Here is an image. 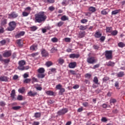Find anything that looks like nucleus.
<instances>
[{
    "label": "nucleus",
    "mask_w": 125,
    "mask_h": 125,
    "mask_svg": "<svg viewBox=\"0 0 125 125\" xmlns=\"http://www.w3.org/2000/svg\"><path fill=\"white\" fill-rule=\"evenodd\" d=\"M34 22L35 23H43L45 21L47 17L44 12H40L35 15Z\"/></svg>",
    "instance_id": "nucleus-1"
},
{
    "label": "nucleus",
    "mask_w": 125,
    "mask_h": 125,
    "mask_svg": "<svg viewBox=\"0 0 125 125\" xmlns=\"http://www.w3.org/2000/svg\"><path fill=\"white\" fill-rule=\"evenodd\" d=\"M26 65V62L24 60H21L19 62V66L18 68L21 71H24L25 70H28L29 69V66H24Z\"/></svg>",
    "instance_id": "nucleus-2"
},
{
    "label": "nucleus",
    "mask_w": 125,
    "mask_h": 125,
    "mask_svg": "<svg viewBox=\"0 0 125 125\" xmlns=\"http://www.w3.org/2000/svg\"><path fill=\"white\" fill-rule=\"evenodd\" d=\"M9 26L8 27V31H13L16 28V22L12 21L9 22Z\"/></svg>",
    "instance_id": "nucleus-3"
},
{
    "label": "nucleus",
    "mask_w": 125,
    "mask_h": 125,
    "mask_svg": "<svg viewBox=\"0 0 125 125\" xmlns=\"http://www.w3.org/2000/svg\"><path fill=\"white\" fill-rule=\"evenodd\" d=\"M112 53V51H105V56L107 60H110L113 58Z\"/></svg>",
    "instance_id": "nucleus-4"
},
{
    "label": "nucleus",
    "mask_w": 125,
    "mask_h": 125,
    "mask_svg": "<svg viewBox=\"0 0 125 125\" xmlns=\"http://www.w3.org/2000/svg\"><path fill=\"white\" fill-rule=\"evenodd\" d=\"M87 62L89 63V64H93L94 63H96L97 61L95 60L94 57H91L87 59Z\"/></svg>",
    "instance_id": "nucleus-5"
},
{
    "label": "nucleus",
    "mask_w": 125,
    "mask_h": 125,
    "mask_svg": "<svg viewBox=\"0 0 125 125\" xmlns=\"http://www.w3.org/2000/svg\"><path fill=\"white\" fill-rule=\"evenodd\" d=\"M67 112H68V109L67 108H63L59 111L57 112V114L58 116H62V115H65Z\"/></svg>",
    "instance_id": "nucleus-6"
},
{
    "label": "nucleus",
    "mask_w": 125,
    "mask_h": 125,
    "mask_svg": "<svg viewBox=\"0 0 125 125\" xmlns=\"http://www.w3.org/2000/svg\"><path fill=\"white\" fill-rule=\"evenodd\" d=\"M9 18L14 19L18 17V14L16 13L15 12H13L8 14Z\"/></svg>",
    "instance_id": "nucleus-7"
},
{
    "label": "nucleus",
    "mask_w": 125,
    "mask_h": 125,
    "mask_svg": "<svg viewBox=\"0 0 125 125\" xmlns=\"http://www.w3.org/2000/svg\"><path fill=\"white\" fill-rule=\"evenodd\" d=\"M3 57L7 58L11 56V51H5L2 54Z\"/></svg>",
    "instance_id": "nucleus-8"
},
{
    "label": "nucleus",
    "mask_w": 125,
    "mask_h": 125,
    "mask_svg": "<svg viewBox=\"0 0 125 125\" xmlns=\"http://www.w3.org/2000/svg\"><path fill=\"white\" fill-rule=\"evenodd\" d=\"M24 35H25V32L21 31L15 35V38L19 39V38H21V37H22V36H24Z\"/></svg>",
    "instance_id": "nucleus-9"
},
{
    "label": "nucleus",
    "mask_w": 125,
    "mask_h": 125,
    "mask_svg": "<svg viewBox=\"0 0 125 125\" xmlns=\"http://www.w3.org/2000/svg\"><path fill=\"white\" fill-rule=\"evenodd\" d=\"M15 95H16L15 90L13 89L11 91V97L12 100H14V101H15L17 100L16 98H15Z\"/></svg>",
    "instance_id": "nucleus-10"
},
{
    "label": "nucleus",
    "mask_w": 125,
    "mask_h": 125,
    "mask_svg": "<svg viewBox=\"0 0 125 125\" xmlns=\"http://www.w3.org/2000/svg\"><path fill=\"white\" fill-rule=\"evenodd\" d=\"M79 57L80 55L78 54H71L69 55V58H73V59H74V58H79Z\"/></svg>",
    "instance_id": "nucleus-11"
},
{
    "label": "nucleus",
    "mask_w": 125,
    "mask_h": 125,
    "mask_svg": "<svg viewBox=\"0 0 125 125\" xmlns=\"http://www.w3.org/2000/svg\"><path fill=\"white\" fill-rule=\"evenodd\" d=\"M8 77L6 76H1L0 77V82H7Z\"/></svg>",
    "instance_id": "nucleus-12"
},
{
    "label": "nucleus",
    "mask_w": 125,
    "mask_h": 125,
    "mask_svg": "<svg viewBox=\"0 0 125 125\" xmlns=\"http://www.w3.org/2000/svg\"><path fill=\"white\" fill-rule=\"evenodd\" d=\"M42 54L43 57H46V56H48V53L44 49L42 50Z\"/></svg>",
    "instance_id": "nucleus-13"
},
{
    "label": "nucleus",
    "mask_w": 125,
    "mask_h": 125,
    "mask_svg": "<svg viewBox=\"0 0 125 125\" xmlns=\"http://www.w3.org/2000/svg\"><path fill=\"white\" fill-rule=\"evenodd\" d=\"M76 66H77V63L76 62H71L69 64V68L71 69H74V68L76 67Z\"/></svg>",
    "instance_id": "nucleus-14"
},
{
    "label": "nucleus",
    "mask_w": 125,
    "mask_h": 125,
    "mask_svg": "<svg viewBox=\"0 0 125 125\" xmlns=\"http://www.w3.org/2000/svg\"><path fill=\"white\" fill-rule=\"evenodd\" d=\"M37 92H33L30 91L28 92L27 94L28 96H35V95H37Z\"/></svg>",
    "instance_id": "nucleus-15"
},
{
    "label": "nucleus",
    "mask_w": 125,
    "mask_h": 125,
    "mask_svg": "<svg viewBox=\"0 0 125 125\" xmlns=\"http://www.w3.org/2000/svg\"><path fill=\"white\" fill-rule=\"evenodd\" d=\"M117 76L118 78H122L125 76V72L123 71H120L119 73H117Z\"/></svg>",
    "instance_id": "nucleus-16"
},
{
    "label": "nucleus",
    "mask_w": 125,
    "mask_h": 125,
    "mask_svg": "<svg viewBox=\"0 0 125 125\" xmlns=\"http://www.w3.org/2000/svg\"><path fill=\"white\" fill-rule=\"evenodd\" d=\"M120 12H121V9L115 10L112 11L111 15H116L118 14V13H120Z\"/></svg>",
    "instance_id": "nucleus-17"
},
{
    "label": "nucleus",
    "mask_w": 125,
    "mask_h": 125,
    "mask_svg": "<svg viewBox=\"0 0 125 125\" xmlns=\"http://www.w3.org/2000/svg\"><path fill=\"white\" fill-rule=\"evenodd\" d=\"M38 72L39 74H43V73L45 72V70H44V68L43 67H41L38 69Z\"/></svg>",
    "instance_id": "nucleus-18"
},
{
    "label": "nucleus",
    "mask_w": 125,
    "mask_h": 125,
    "mask_svg": "<svg viewBox=\"0 0 125 125\" xmlns=\"http://www.w3.org/2000/svg\"><path fill=\"white\" fill-rule=\"evenodd\" d=\"M112 31H113V28L112 27H106V32L110 33H112Z\"/></svg>",
    "instance_id": "nucleus-19"
},
{
    "label": "nucleus",
    "mask_w": 125,
    "mask_h": 125,
    "mask_svg": "<svg viewBox=\"0 0 125 125\" xmlns=\"http://www.w3.org/2000/svg\"><path fill=\"white\" fill-rule=\"evenodd\" d=\"M107 66H110L111 67H114L115 66V62H108L106 63Z\"/></svg>",
    "instance_id": "nucleus-20"
},
{
    "label": "nucleus",
    "mask_w": 125,
    "mask_h": 125,
    "mask_svg": "<svg viewBox=\"0 0 125 125\" xmlns=\"http://www.w3.org/2000/svg\"><path fill=\"white\" fill-rule=\"evenodd\" d=\"M85 36V32H80L79 34V38H83Z\"/></svg>",
    "instance_id": "nucleus-21"
},
{
    "label": "nucleus",
    "mask_w": 125,
    "mask_h": 125,
    "mask_svg": "<svg viewBox=\"0 0 125 125\" xmlns=\"http://www.w3.org/2000/svg\"><path fill=\"white\" fill-rule=\"evenodd\" d=\"M93 82L96 84H100V83L99 82L98 78H97L96 76L94 77Z\"/></svg>",
    "instance_id": "nucleus-22"
},
{
    "label": "nucleus",
    "mask_w": 125,
    "mask_h": 125,
    "mask_svg": "<svg viewBox=\"0 0 125 125\" xmlns=\"http://www.w3.org/2000/svg\"><path fill=\"white\" fill-rule=\"evenodd\" d=\"M61 20L62 21H67L69 20V18L66 16L64 15L61 17Z\"/></svg>",
    "instance_id": "nucleus-23"
},
{
    "label": "nucleus",
    "mask_w": 125,
    "mask_h": 125,
    "mask_svg": "<svg viewBox=\"0 0 125 125\" xmlns=\"http://www.w3.org/2000/svg\"><path fill=\"white\" fill-rule=\"evenodd\" d=\"M17 43L18 44L19 46H22L23 44V41H22V40L20 39L17 40Z\"/></svg>",
    "instance_id": "nucleus-24"
},
{
    "label": "nucleus",
    "mask_w": 125,
    "mask_h": 125,
    "mask_svg": "<svg viewBox=\"0 0 125 125\" xmlns=\"http://www.w3.org/2000/svg\"><path fill=\"white\" fill-rule=\"evenodd\" d=\"M31 50H37L38 49V45H33L30 47Z\"/></svg>",
    "instance_id": "nucleus-25"
},
{
    "label": "nucleus",
    "mask_w": 125,
    "mask_h": 125,
    "mask_svg": "<svg viewBox=\"0 0 125 125\" xmlns=\"http://www.w3.org/2000/svg\"><path fill=\"white\" fill-rule=\"evenodd\" d=\"M87 29V25H81L80 27V30L84 31Z\"/></svg>",
    "instance_id": "nucleus-26"
},
{
    "label": "nucleus",
    "mask_w": 125,
    "mask_h": 125,
    "mask_svg": "<svg viewBox=\"0 0 125 125\" xmlns=\"http://www.w3.org/2000/svg\"><path fill=\"white\" fill-rule=\"evenodd\" d=\"M95 38H100L101 36H102V34H101L100 32H97L95 33L94 35Z\"/></svg>",
    "instance_id": "nucleus-27"
},
{
    "label": "nucleus",
    "mask_w": 125,
    "mask_h": 125,
    "mask_svg": "<svg viewBox=\"0 0 125 125\" xmlns=\"http://www.w3.org/2000/svg\"><path fill=\"white\" fill-rule=\"evenodd\" d=\"M118 45L119 47H121V48H123V47H125V44L123 42H120L118 43Z\"/></svg>",
    "instance_id": "nucleus-28"
},
{
    "label": "nucleus",
    "mask_w": 125,
    "mask_h": 125,
    "mask_svg": "<svg viewBox=\"0 0 125 125\" xmlns=\"http://www.w3.org/2000/svg\"><path fill=\"white\" fill-rule=\"evenodd\" d=\"M62 4L63 6H66V5H68V4H69V2L66 0H63L62 2Z\"/></svg>",
    "instance_id": "nucleus-29"
},
{
    "label": "nucleus",
    "mask_w": 125,
    "mask_h": 125,
    "mask_svg": "<svg viewBox=\"0 0 125 125\" xmlns=\"http://www.w3.org/2000/svg\"><path fill=\"white\" fill-rule=\"evenodd\" d=\"M38 77L39 79H43V78L45 77V75L43 74V73H39L38 75Z\"/></svg>",
    "instance_id": "nucleus-30"
},
{
    "label": "nucleus",
    "mask_w": 125,
    "mask_h": 125,
    "mask_svg": "<svg viewBox=\"0 0 125 125\" xmlns=\"http://www.w3.org/2000/svg\"><path fill=\"white\" fill-rule=\"evenodd\" d=\"M110 34L111 36H117L118 35V31L117 30H112Z\"/></svg>",
    "instance_id": "nucleus-31"
},
{
    "label": "nucleus",
    "mask_w": 125,
    "mask_h": 125,
    "mask_svg": "<svg viewBox=\"0 0 125 125\" xmlns=\"http://www.w3.org/2000/svg\"><path fill=\"white\" fill-rule=\"evenodd\" d=\"M29 14L30 13L29 12H26V11L22 12V16H23V17H27V16H28Z\"/></svg>",
    "instance_id": "nucleus-32"
},
{
    "label": "nucleus",
    "mask_w": 125,
    "mask_h": 125,
    "mask_svg": "<svg viewBox=\"0 0 125 125\" xmlns=\"http://www.w3.org/2000/svg\"><path fill=\"white\" fill-rule=\"evenodd\" d=\"M45 65L47 66V67H50V66H52V62L51 61L47 62L45 63Z\"/></svg>",
    "instance_id": "nucleus-33"
},
{
    "label": "nucleus",
    "mask_w": 125,
    "mask_h": 125,
    "mask_svg": "<svg viewBox=\"0 0 125 125\" xmlns=\"http://www.w3.org/2000/svg\"><path fill=\"white\" fill-rule=\"evenodd\" d=\"M18 91L20 92V93H23V92L25 91V88L22 87L20 88L19 89Z\"/></svg>",
    "instance_id": "nucleus-34"
},
{
    "label": "nucleus",
    "mask_w": 125,
    "mask_h": 125,
    "mask_svg": "<svg viewBox=\"0 0 125 125\" xmlns=\"http://www.w3.org/2000/svg\"><path fill=\"white\" fill-rule=\"evenodd\" d=\"M30 29H31V31L35 32V31H37L38 27H37L36 26H33L30 27Z\"/></svg>",
    "instance_id": "nucleus-35"
},
{
    "label": "nucleus",
    "mask_w": 125,
    "mask_h": 125,
    "mask_svg": "<svg viewBox=\"0 0 125 125\" xmlns=\"http://www.w3.org/2000/svg\"><path fill=\"white\" fill-rule=\"evenodd\" d=\"M12 109L15 110H20V109H21V106H13Z\"/></svg>",
    "instance_id": "nucleus-36"
},
{
    "label": "nucleus",
    "mask_w": 125,
    "mask_h": 125,
    "mask_svg": "<svg viewBox=\"0 0 125 125\" xmlns=\"http://www.w3.org/2000/svg\"><path fill=\"white\" fill-rule=\"evenodd\" d=\"M51 42H58V39L56 37L52 38Z\"/></svg>",
    "instance_id": "nucleus-37"
},
{
    "label": "nucleus",
    "mask_w": 125,
    "mask_h": 125,
    "mask_svg": "<svg viewBox=\"0 0 125 125\" xmlns=\"http://www.w3.org/2000/svg\"><path fill=\"white\" fill-rule=\"evenodd\" d=\"M116 102H117V100L115 99H111L110 100V104H112V103L113 104H115V103H116Z\"/></svg>",
    "instance_id": "nucleus-38"
},
{
    "label": "nucleus",
    "mask_w": 125,
    "mask_h": 125,
    "mask_svg": "<svg viewBox=\"0 0 125 125\" xmlns=\"http://www.w3.org/2000/svg\"><path fill=\"white\" fill-rule=\"evenodd\" d=\"M89 11H91V12H95L96 9L95 7H90L89 8Z\"/></svg>",
    "instance_id": "nucleus-39"
},
{
    "label": "nucleus",
    "mask_w": 125,
    "mask_h": 125,
    "mask_svg": "<svg viewBox=\"0 0 125 125\" xmlns=\"http://www.w3.org/2000/svg\"><path fill=\"white\" fill-rule=\"evenodd\" d=\"M62 88V85L61 84H59L56 86V89H58L60 90V89Z\"/></svg>",
    "instance_id": "nucleus-40"
},
{
    "label": "nucleus",
    "mask_w": 125,
    "mask_h": 125,
    "mask_svg": "<svg viewBox=\"0 0 125 125\" xmlns=\"http://www.w3.org/2000/svg\"><path fill=\"white\" fill-rule=\"evenodd\" d=\"M16 100H19L20 101H21V100H23V96H22V95H19Z\"/></svg>",
    "instance_id": "nucleus-41"
},
{
    "label": "nucleus",
    "mask_w": 125,
    "mask_h": 125,
    "mask_svg": "<svg viewBox=\"0 0 125 125\" xmlns=\"http://www.w3.org/2000/svg\"><path fill=\"white\" fill-rule=\"evenodd\" d=\"M46 93L47 94V95H53V94H54L52 91H48L46 92Z\"/></svg>",
    "instance_id": "nucleus-42"
},
{
    "label": "nucleus",
    "mask_w": 125,
    "mask_h": 125,
    "mask_svg": "<svg viewBox=\"0 0 125 125\" xmlns=\"http://www.w3.org/2000/svg\"><path fill=\"white\" fill-rule=\"evenodd\" d=\"M31 82V79H26L23 81V83H29Z\"/></svg>",
    "instance_id": "nucleus-43"
},
{
    "label": "nucleus",
    "mask_w": 125,
    "mask_h": 125,
    "mask_svg": "<svg viewBox=\"0 0 125 125\" xmlns=\"http://www.w3.org/2000/svg\"><path fill=\"white\" fill-rule=\"evenodd\" d=\"M25 11H26V12H29V13H30V12H31V7H27L25 9Z\"/></svg>",
    "instance_id": "nucleus-44"
},
{
    "label": "nucleus",
    "mask_w": 125,
    "mask_h": 125,
    "mask_svg": "<svg viewBox=\"0 0 125 125\" xmlns=\"http://www.w3.org/2000/svg\"><path fill=\"white\" fill-rule=\"evenodd\" d=\"M59 63L61 64V65H62L63 63H64V60L63 59H60L58 61Z\"/></svg>",
    "instance_id": "nucleus-45"
},
{
    "label": "nucleus",
    "mask_w": 125,
    "mask_h": 125,
    "mask_svg": "<svg viewBox=\"0 0 125 125\" xmlns=\"http://www.w3.org/2000/svg\"><path fill=\"white\" fill-rule=\"evenodd\" d=\"M35 118H40L41 117V113L36 112L35 113Z\"/></svg>",
    "instance_id": "nucleus-46"
},
{
    "label": "nucleus",
    "mask_w": 125,
    "mask_h": 125,
    "mask_svg": "<svg viewBox=\"0 0 125 125\" xmlns=\"http://www.w3.org/2000/svg\"><path fill=\"white\" fill-rule=\"evenodd\" d=\"M64 92H65V88H62L60 90L59 93H61V94H62L63 93H64Z\"/></svg>",
    "instance_id": "nucleus-47"
},
{
    "label": "nucleus",
    "mask_w": 125,
    "mask_h": 125,
    "mask_svg": "<svg viewBox=\"0 0 125 125\" xmlns=\"http://www.w3.org/2000/svg\"><path fill=\"white\" fill-rule=\"evenodd\" d=\"M38 82H39V81L38 80V79L33 77L32 78V83H38Z\"/></svg>",
    "instance_id": "nucleus-48"
},
{
    "label": "nucleus",
    "mask_w": 125,
    "mask_h": 125,
    "mask_svg": "<svg viewBox=\"0 0 125 125\" xmlns=\"http://www.w3.org/2000/svg\"><path fill=\"white\" fill-rule=\"evenodd\" d=\"M108 14V12L106 11V10H104L101 11V14H102V15H106V14Z\"/></svg>",
    "instance_id": "nucleus-49"
},
{
    "label": "nucleus",
    "mask_w": 125,
    "mask_h": 125,
    "mask_svg": "<svg viewBox=\"0 0 125 125\" xmlns=\"http://www.w3.org/2000/svg\"><path fill=\"white\" fill-rule=\"evenodd\" d=\"M85 78H86L87 79H90V77H91V74H89V73H87L85 75Z\"/></svg>",
    "instance_id": "nucleus-50"
},
{
    "label": "nucleus",
    "mask_w": 125,
    "mask_h": 125,
    "mask_svg": "<svg viewBox=\"0 0 125 125\" xmlns=\"http://www.w3.org/2000/svg\"><path fill=\"white\" fill-rule=\"evenodd\" d=\"M103 82H104V83L107 82V81H109V77H104L103 79Z\"/></svg>",
    "instance_id": "nucleus-51"
},
{
    "label": "nucleus",
    "mask_w": 125,
    "mask_h": 125,
    "mask_svg": "<svg viewBox=\"0 0 125 125\" xmlns=\"http://www.w3.org/2000/svg\"><path fill=\"white\" fill-rule=\"evenodd\" d=\"M7 23V20L5 19L1 21V25H6Z\"/></svg>",
    "instance_id": "nucleus-52"
},
{
    "label": "nucleus",
    "mask_w": 125,
    "mask_h": 125,
    "mask_svg": "<svg viewBox=\"0 0 125 125\" xmlns=\"http://www.w3.org/2000/svg\"><path fill=\"white\" fill-rule=\"evenodd\" d=\"M115 86L117 88V89H120V88H119V82H116L115 83Z\"/></svg>",
    "instance_id": "nucleus-53"
},
{
    "label": "nucleus",
    "mask_w": 125,
    "mask_h": 125,
    "mask_svg": "<svg viewBox=\"0 0 125 125\" xmlns=\"http://www.w3.org/2000/svg\"><path fill=\"white\" fill-rule=\"evenodd\" d=\"M56 51H57V49H56V48H52L51 49V52L52 53H54V52H56Z\"/></svg>",
    "instance_id": "nucleus-54"
},
{
    "label": "nucleus",
    "mask_w": 125,
    "mask_h": 125,
    "mask_svg": "<svg viewBox=\"0 0 125 125\" xmlns=\"http://www.w3.org/2000/svg\"><path fill=\"white\" fill-rule=\"evenodd\" d=\"M63 24H64V22H63V21L59 22L57 24L58 27H61V26H62V25H63Z\"/></svg>",
    "instance_id": "nucleus-55"
},
{
    "label": "nucleus",
    "mask_w": 125,
    "mask_h": 125,
    "mask_svg": "<svg viewBox=\"0 0 125 125\" xmlns=\"http://www.w3.org/2000/svg\"><path fill=\"white\" fill-rule=\"evenodd\" d=\"M64 41L66 42H71V39L69 38H65L64 39Z\"/></svg>",
    "instance_id": "nucleus-56"
},
{
    "label": "nucleus",
    "mask_w": 125,
    "mask_h": 125,
    "mask_svg": "<svg viewBox=\"0 0 125 125\" xmlns=\"http://www.w3.org/2000/svg\"><path fill=\"white\" fill-rule=\"evenodd\" d=\"M87 20L86 19H82L81 21V23H83V24H84V23H86L87 22Z\"/></svg>",
    "instance_id": "nucleus-57"
},
{
    "label": "nucleus",
    "mask_w": 125,
    "mask_h": 125,
    "mask_svg": "<svg viewBox=\"0 0 125 125\" xmlns=\"http://www.w3.org/2000/svg\"><path fill=\"white\" fill-rule=\"evenodd\" d=\"M6 42L5 41V40H2L0 42V43L2 45H4L5 44Z\"/></svg>",
    "instance_id": "nucleus-58"
},
{
    "label": "nucleus",
    "mask_w": 125,
    "mask_h": 125,
    "mask_svg": "<svg viewBox=\"0 0 125 125\" xmlns=\"http://www.w3.org/2000/svg\"><path fill=\"white\" fill-rule=\"evenodd\" d=\"M38 55H39V52L34 53L31 54V56H32V57H35V56H37Z\"/></svg>",
    "instance_id": "nucleus-59"
},
{
    "label": "nucleus",
    "mask_w": 125,
    "mask_h": 125,
    "mask_svg": "<svg viewBox=\"0 0 125 125\" xmlns=\"http://www.w3.org/2000/svg\"><path fill=\"white\" fill-rule=\"evenodd\" d=\"M99 64H97L96 65H95L92 68V69H96L97 68H99Z\"/></svg>",
    "instance_id": "nucleus-60"
},
{
    "label": "nucleus",
    "mask_w": 125,
    "mask_h": 125,
    "mask_svg": "<svg viewBox=\"0 0 125 125\" xmlns=\"http://www.w3.org/2000/svg\"><path fill=\"white\" fill-rule=\"evenodd\" d=\"M2 62H4V63H9V60L8 59H3Z\"/></svg>",
    "instance_id": "nucleus-61"
},
{
    "label": "nucleus",
    "mask_w": 125,
    "mask_h": 125,
    "mask_svg": "<svg viewBox=\"0 0 125 125\" xmlns=\"http://www.w3.org/2000/svg\"><path fill=\"white\" fill-rule=\"evenodd\" d=\"M70 73L71 74V75H76V71L75 70H70Z\"/></svg>",
    "instance_id": "nucleus-62"
},
{
    "label": "nucleus",
    "mask_w": 125,
    "mask_h": 125,
    "mask_svg": "<svg viewBox=\"0 0 125 125\" xmlns=\"http://www.w3.org/2000/svg\"><path fill=\"white\" fill-rule=\"evenodd\" d=\"M83 106H84V107H87V106H88V103L87 102H85L83 103Z\"/></svg>",
    "instance_id": "nucleus-63"
},
{
    "label": "nucleus",
    "mask_w": 125,
    "mask_h": 125,
    "mask_svg": "<svg viewBox=\"0 0 125 125\" xmlns=\"http://www.w3.org/2000/svg\"><path fill=\"white\" fill-rule=\"evenodd\" d=\"M40 125V122H33V125Z\"/></svg>",
    "instance_id": "nucleus-64"
}]
</instances>
